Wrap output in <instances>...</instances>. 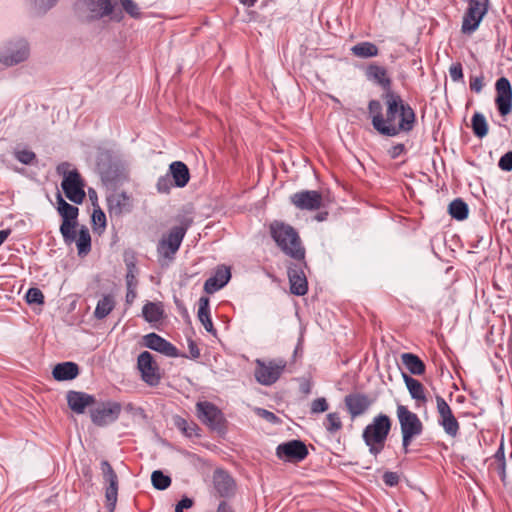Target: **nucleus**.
Returning <instances> with one entry per match:
<instances>
[{
    "mask_svg": "<svg viewBox=\"0 0 512 512\" xmlns=\"http://www.w3.org/2000/svg\"><path fill=\"white\" fill-rule=\"evenodd\" d=\"M382 100L385 113H382V104L379 100L372 99L368 102L372 126L380 135L395 137L414 129L416 113L399 93L382 94Z\"/></svg>",
    "mask_w": 512,
    "mask_h": 512,
    "instance_id": "nucleus-1",
    "label": "nucleus"
},
{
    "mask_svg": "<svg viewBox=\"0 0 512 512\" xmlns=\"http://www.w3.org/2000/svg\"><path fill=\"white\" fill-rule=\"evenodd\" d=\"M270 235L277 246L288 256L297 260L305 259V248L296 229L282 221L275 220L270 226Z\"/></svg>",
    "mask_w": 512,
    "mask_h": 512,
    "instance_id": "nucleus-2",
    "label": "nucleus"
},
{
    "mask_svg": "<svg viewBox=\"0 0 512 512\" xmlns=\"http://www.w3.org/2000/svg\"><path fill=\"white\" fill-rule=\"evenodd\" d=\"M392 421L386 414L375 416L362 433L364 443L369 449V453L377 457L385 448L388 435L391 431Z\"/></svg>",
    "mask_w": 512,
    "mask_h": 512,
    "instance_id": "nucleus-3",
    "label": "nucleus"
},
{
    "mask_svg": "<svg viewBox=\"0 0 512 512\" xmlns=\"http://www.w3.org/2000/svg\"><path fill=\"white\" fill-rule=\"evenodd\" d=\"M396 413L402 435V449L404 454H408L412 441L422 434L424 426L418 415L405 405L398 404Z\"/></svg>",
    "mask_w": 512,
    "mask_h": 512,
    "instance_id": "nucleus-4",
    "label": "nucleus"
},
{
    "mask_svg": "<svg viewBox=\"0 0 512 512\" xmlns=\"http://www.w3.org/2000/svg\"><path fill=\"white\" fill-rule=\"evenodd\" d=\"M191 224V218H184L179 226L172 227L167 234L162 236L157 244V253L160 261L162 259L172 261L175 258Z\"/></svg>",
    "mask_w": 512,
    "mask_h": 512,
    "instance_id": "nucleus-5",
    "label": "nucleus"
},
{
    "mask_svg": "<svg viewBox=\"0 0 512 512\" xmlns=\"http://www.w3.org/2000/svg\"><path fill=\"white\" fill-rule=\"evenodd\" d=\"M71 164L68 162L60 163L56 171L63 177L61 182L62 190L65 196L75 204H81L85 199V184L77 169L70 170Z\"/></svg>",
    "mask_w": 512,
    "mask_h": 512,
    "instance_id": "nucleus-6",
    "label": "nucleus"
},
{
    "mask_svg": "<svg viewBox=\"0 0 512 512\" xmlns=\"http://www.w3.org/2000/svg\"><path fill=\"white\" fill-rule=\"evenodd\" d=\"M57 211L62 217L60 232L66 244L75 242L76 227L78 226L77 217L79 214L78 207L67 203L60 193L56 196Z\"/></svg>",
    "mask_w": 512,
    "mask_h": 512,
    "instance_id": "nucleus-7",
    "label": "nucleus"
},
{
    "mask_svg": "<svg viewBox=\"0 0 512 512\" xmlns=\"http://www.w3.org/2000/svg\"><path fill=\"white\" fill-rule=\"evenodd\" d=\"M255 364V379L258 383L265 386H270L277 382L287 366L286 360L282 358L272 359L269 361L257 359Z\"/></svg>",
    "mask_w": 512,
    "mask_h": 512,
    "instance_id": "nucleus-8",
    "label": "nucleus"
},
{
    "mask_svg": "<svg viewBox=\"0 0 512 512\" xmlns=\"http://www.w3.org/2000/svg\"><path fill=\"white\" fill-rule=\"evenodd\" d=\"M196 412L199 420L211 430L222 433L226 430V419L223 412L209 401L196 403Z\"/></svg>",
    "mask_w": 512,
    "mask_h": 512,
    "instance_id": "nucleus-9",
    "label": "nucleus"
},
{
    "mask_svg": "<svg viewBox=\"0 0 512 512\" xmlns=\"http://www.w3.org/2000/svg\"><path fill=\"white\" fill-rule=\"evenodd\" d=\"M117 0H81L78 5L90 13L91 19L110 16L111 20L120 22L123 19L121 10H116Z\"/></svg>",
    "mask_w": 512,
    "mask_h": 512,
    "instance_id": "nucleus-10",
    "label": "nucleus"
},
{
    "mask_svg": "<svg viewBox=\"0 0 512 512\" xmlns=\"http://www.w3.org/2000/svg\"><path fill=\"white\" fill-rule=\"evenodd\" d=\"M122 406L116 401L97 402L90 409V418L93 424L104 427L114 423L120 416Z\"/></svg>",
    "mask_w": 512,
    "mask_h": 512,
    "instance_id": "nucleus-11",
    "label": "nucleus"
},
{
    "mask_svg": "<svg viewBox=\"0 0 512 512\" xmlns=\"http://www.w3.org/2000/svg\"><path fill=\"white\" fill-rule=\"evenodd\" d=\"M489 0H468V7L464 13L461 31L471 34L476 31L488 11Z\"/></svg>",
    "mask_w": 512,
    "mask_h": 512,
    "instance_id": "nucleus-12",
    "label": "nucleus"
},
{
    "mask_svg": "<svg viewBox=\"0 0 512 512\" xmlns=\"http://www.w3.org/2000/svg\"><path fill=\"white\" fill-rule=\"evenodd\" d=\"M29 45L24 39L9 42L0 51V62L6 66L17 65L25 61L29 56Z\"/></svg>",
    "mask_w": 512,
    "mask_h": 512,
    "instance_id": "nucleus-13",
    "label": "nucleus"
},
{
    "mask_svg": "<svg viewBox=\"0 0 512 512\" xmlns=\"http://www.w3.org/2000/svg\"><path fill=\"white\" fill-rule=\"evenodd\" d=\"M137 368L141 373V379L150 386H157L161 380V374L153 355L143 351L137 358Z\"/></svg>",
    "mask_w": 512,
    "mask_h": 512,
    "instance_id": "nucleus-14",
    "label": "nucleus"
},
{
    "mask_svg": "<svg viewBox=\"0 0 512 512\" xmlns=\"http://www.w3.org/2000/svg\"><path fill=\"white\" fill-rule=\"evenodd\" d=\"M276 455L286 462L298 463L308 456V449L303 441L294 439L279 444L276 448Z\"/></svg>",
    "mask_w": 512,
    "mask_h": 512,
    "instance_id": "nucleus-15",
    "label": "nucleus"
},
{
    "mask_svg": "<svg viewBox=\"0 0 512 512\" xmlns=\"http://www.w3.org/2000/svg\"><path fill=\"white\" fill-rule=\"evenodd\" d=\"M438 423L444 429L445 433L451 437H456L459 433L460 425L454 416L451 407L446 400L440 396H436Z\"/></svg>",
    "mask_w": 512,
    "mask_h": 512,
    "instance_id": "nucleus-16",
    "label": "nucleus"
},
{
    "mask_svg": "<svg viewBox=\"0 0 512 512\" xmlns=\"http://www.w3.org/2000/svg\"><path fill=\"white\" fill-rule=\"evenodd\" d=\"M100 469L105 483L108 484L105 489L107 507L109 512H113L118 497V476L107 460L101 461Z\"/></svg>",
    "mask_w": 512,
    "mask_h": 512,
    "instance_id": "nucleus-17",
    "label": "nucleus"
},
{
    "mask_svg": "<svg viewBox=\"0 0 512 512\" xmlns=\"http://www.w3.org/2000/svg\"><path fill=\"white\" fill-rule=\"evenodd\" d=\"M495 104L501 116H506L512 112V87L510 81L501 77L496 81Z\"/></svg>",
    "mask_w": 512,
    "mask_h": 512,
    "instance_id": "nucleus-18",
    "label": "nucleus"
},
{
    "mask_svg": "<svg viewBox=\"0 0 512 512\" xmlns=\"http://www.w3.org/2000/svg\"><path fill=\"white\" fill-rule=\"evenodd\" d=\"M299 262L300 263H293L288 266V278L291 293L297 296H303L308 291V282L303 270L306 263L304 260Z\"/></svg>",
    "mask_w": 512,
    "mask_h": 512,
    "instance_id": "nucleus-19",
    "label": "nucleus"
},
{
    "mask_svg": "<svg viewBox=\"0 0 512 512\" xmlns=\"http://www.w3.org/2000/svg\"><path fill=\"white\" fill-rule=\"evenodd\" d=\"M290 202L300 210H318L322 206V195L316 190H303L290 196Z\"/></svg>",
    "mask_w": 512,
    "mask_h": 512,
    "instance_id": "nucleus-20",
    "label": "nucleus"
},
{
    "mask_svg": "<svg viewBox=\"0 0 512 512\" xmlns=\"http://www.w3.org/2000/svg\"><path fill=\"white\" fill-rule=\"evenodd\" d=\"M366 79L383 89V94L394 92L392 88V79L388 74V70L377 63H370L364 71Z\"/></svg>",
    "mask_w": 512,
    "mask_h": 512,
    "instance_id": "nucleus-21",
    "label": "nucleus"
},
{
    "mask_svg": "<svg viewBox=\"0 0 512 512\" xmlns=\"http://www.w3.org/2000/svg\"><path fill=\"white\" fill-rule=\"evenodd\" d=\"M373 402L371 397L360 392L350 393L344 398L345 406L352 419L364 414Z\"/></svg>",
    "mask_w": 512,
    "mask_h": 512,
    "instance_id": "nucleus-22",
    "label": "nucleus"
},
{
    "mask_svg": "<svg viewBox=\"0 0 512 512\" xmlns=\"http://www.w3.org/2000/svg\"><path fill=\"white\" fill-rule=\"evenodd\" d=\"M66 399L69 408L77 414H83L87 407H93L96 404V398L93 395L81 391H68Z\"/></svg>",
    "mask_w": 512,
    "mask_h": 512,
    "instance_id": "nucleus-23",
    "label": "nucleus"
},
{
    "mask_svg": "<svg viewBox=\"0 0 512 512\" xmlns=\"http://www.w3.org/2000/svg\"><path fill=\"white\" fill-rule=\"evenodd\" d=\"M144 345L154 351L160 352L168 357H178V349L169 341L156 333H149L144 336Z\"/></svg>",
    "mask_w": 512,
    "mask_h": 512,
    "instance_id": "nucleus-24",
    "label": "nucleus"
},
{
    "mask_svg": "<svg viewBox=\"0 0 512 512\" xmlns=\"http://www.w3.org/2000/svg\"><path fill=\"white\" fill-rule=\"evenodd\" d=\"M230 268L225 265H219L214 274L204 283V291L207 294H213L222 289L230 280Z\"/></svg>",
    "mask_w": 512,
    "mask_h": 512,
    "instance_id": "nucleus-25",
    "label": "nucleus"
},
{
    "mask_svg": "<svg viewBox=\"0 0 512 512\" xmlns=\"http://www.w3.org/2000/svg\"><path fill=\"white\" fill-rule=\"evenodd\" d=\"M214 488L221 497H230L235 493V481L224 470L217 469L213 474Z\"/></svg>",
    "mask_w": 512,
    "mask_h": 512,
    "instance_id": "nucleus-26",
    "label": "nucleus"
},
{
    "mask_svg": "<svg viewBox=\"0 0 512 512\" xmlns=\"http://www.w3.org/2000/svg\"><path fill=\"white\" fill-rule=\"evenodd\" d=\"M98 169L102 180L107 184H117L124 178L123 168L116 162L105 163L100 159Z\"/></svg>",
    "mask_w": 512,
    "mask_h": 512,
    "instance_id": "nucleus-27",
    "label": "nucleus"
},
{
    "mask_svg": "<svg viewBox=\"0 0 512 512\" xmlns=\"http://www.w3.org/2000/svg\"><path fill=\"white\" fill-rule=\"evenodd\" d=\"M174 185L179 188L185 187L190 180V172L187 165L182 161H174L169 166V172Z\"/></svg>",
    "mask_w": 512,
    "mask_h": 512,
    "instance_id": "nucleus-28",
    "label": "nucleus"
},
{
    "mask_svg": "<svg viewBox=\"0 0 512 512\" xmlns=\"http://www.w3.org/2000/svg\"><path fill=\"white\" fill-rule=\"evenodd\" d=\"M52 375L57 381L73 380L79 375V366L74 362H63L55 365Z\"/></svg>",
    "mask_w": 512,
    "mask_h": 512,
    "instance_id": "nucleus-29",
    "label": "nucleus"
},
{
    "mask_svg": "<svg viewBox=\"0 0 512 512\" xmlns=\"http://www.w3.org/2000/svg\"><path fill=\"white\" fill-rule=\"evenodd\" d=\"M403 379L410 393L411 398L416 400L420 404H425L427 402V397L425 394V387L423 386V384L419 380L407 374H403Z\"/></svg>",
    "mask_w": 512,
    "mask_h": 512,
    "instance_id": "nucleus-30",
    "label": "nucleus"
},
{
    "mask_svg": "<svg viewBox=\"0 0 512 512\" xmlns=\"http://www.w3.org/2000/svg\"><path fill=\"white\" fill-rule=\"evenodd\" d=\"M198 319L204 326L205 330L213 335L216 334V329L210 316L209 298L202 296L198 301Z\"/></svg>",
    "mask_w": 512,
    "mask_h": 512,
    "instance_id": "nucleus-31",
    "label": "nucleus"
},
{
    "mask_svg": "<svg viewBox=\"0 0 512 512\" xmlns=\"http://www.w3.org/2000/svg\"><path fill=\"white\" fill-rule=\"evenodd\" d=\"M401 361L406 369L413 375L420 376L426 371L425 363L416 354L409 352L403 353L401 355Z\"/></svg>",
    "mask_w": 512,
    "mask_h": 512,
    "instance_id": "nucleus-32",
    "label": "nucleus"
},
{
    "mask_svg": "<svg viewBox=\"0 0 512 512\" xmlns=\"http://www.w3.org/2000/svg\"><path fill=\"white\" fill-rule=\"evenodd\" d=\"M351 52L358 58L366 59L378 56L379 48L372 42L363 41L352 46Z\"/></svg>",
    "mask_w": 512,
    "mask_h": 512,
    "instance_id": "nucleus-33",
    "label": "nucleus"
},
{
    "mask_svg": "<svg viewBox=\"0 0 512 512\" xmlns=\"http://www.w3.org/2000/svg\"><path fill=\"white\" fill-rule=\"evenodd\" d=\"M115 298L111 294L104 295L97 303L94 317L98 320H102L107 317L111 311L115 308Z\"/></svg>",
    "mask_w": 512,
    "mask_h": 512,
    "instance_id": "nucleus-34",
    "label": "nucleus"
},
{
    "mask_svg": "<svg viewBox=\"0 0 512 512\" xmlns=\"http://www.w3.org/2000/svg\"><path fill=\"white\" fill-rule=\"evenodd\" d=\"M448 212L452 218L462 221L468 217L469 209L461 198H456L449 204Z\"/></svg>",
    "mask_w": 512,
    "mask_h": 512,
    "instance_id": "nucleus-35",
    "label": "nucleus"
},
{
    "mask_svg": "<svg viewBox=\"0 0 512 512\" xmlns=\"http://www.w3.org/2000/svg\"><path fill=\"white\" fill-rule=\"evenodd\" d=\"M163 309L161 305L147 302L142 308V315L149 323L159 322L163 318Z\"/></svg>",
    "mask_w": 512,
    "mask_h": 512,
    "instance_id": "nucleus-36",
    "label": "nucleus"
},
{
    "mask_svg": "<svg viewBox=\"0 0 512 512\" xmlns=\"http://www.w3.org/2000/svg\"><path fill=\"white\" fill-rule=\"evenodd\" d=\"M471 127L474 135L483 138L488 133V124L483 114L475 112L471 119Z\"/></svg>",
    "mask_w": 512,
    "mask_h": 512,
    "instance_id": "nucleus-37",
    "label": "nucleus"
},
{
    "mask_svg": "<svg viewBox=\"0 0 512 512\" xmlns=\"http://www.w3.org/2000/svg\"><path fill=\"white\" fill-rule=\"evenodd\" d=\"M79 255H86L91 250V236L89 230L82 226L79 230L78 238H75Z\"/></svg>",
    "mask_w": 512,
    "mask_h": 512,
    "instance_id": "nucleus-38",
    "label": "nucleus"
},
{
    "mask_svg": "<svg viewBox=\"0 0 512 512\" xmlns=\"http://www.w3.org/2000/svg\"><path fill=\"white\" fill-rule=\"evenodd\" d=\"M127 200L128 198L124 193L114 194L108 197L107 202L110 213H114L115 215L121 214Z\"/></svg>",
    "mask_w": 512,
    "mask_h": 512,
    "instance_id": "nucleus-39",
    "label": "nucleus"
},
{
    "mask_svg": "<svg viewBox=\"0 0 512 512\" xmlns=\"http://www.w3.org/2000/svg\"><path fill=\"white\" fill-rule=\"evenodd\" d=\"M152 485L157 490H165L171 485V478L160 470H155L151 475Z\"/></svg>",
    "mask_w": 512,
    "mask_h": 512,
    "instance_id": "nucleus-40",
    "label": "nucleus"
},
{
    "mask_svg": "<svg viewBox=\"0 0 512 512\" xmlns=\"http://www.w3.org/2000/svg\"><path fill=\"white\" fill-rule=\"evenodd\" d=\"M324 426L326 430L331 434H335L339 430H341L342 421L339 414L337 412L327 414L326 419L324 421Z\"/></svg>",
    "mask_w": 512,
    "mask_h": 512,
    "instance_id": "nucleus-41",
    "label": "nucleus"
},
{
    "mask_svg": "<svg viewBox=\"0 0 512 512\" xmlns=\"http://www.w3.org/2000/svg\"><path fill=\"white\" fill-rule=\"evenodd\" d=\"M14 157L20 163L25 164V165H33L34 163L37 162L36 154L33 151L27 150V149L16 150L14 152Z\"/></svg>",
    "mask_w": 512,
    "mask_h": 512,
    "instance_id": "nucleus-42",
    "label": "nucleus"
},
{
    "mask_svg": "<svg viewBox=\"0 0 512 512\" xmlns=\"http://www.w3.org/2000/svg\"><path fill=\"white\" fill-rule=\"evenodd\" d=\"M176 425L187 437L199 435L198 434L199 427L197 424H195L193 422L189 423L185 419H179L176 422Z\"/></svg>",
    "mask_w": 512,
    "mask_h": 512,
    "instance_id": "nucleus-43",
    "label": "nucleus"
},
{
    "mask_svg": "<svg viewBox=\"0 0 512 512\" xmlns=\"http://www.w3.org/2000/svg\"><path fill=\"white\" fill-rule=\"evenodd\" d=\"M175 186L174 182L171 179L170 174H165L161 176L157 180L156 188L159 193L168 194L171 191V188Z\"/></svg>",
    "mask_w": 512,
    "mask_h": 512,
    "instance_id": "nucleus-44",
    "label": "nucleus"
},
{
    "mask_svg": "<svg viewBox=\"0 0 512 512\" xmlns=\"http://www.w3.org/2000/svg\"><path fill=\"white\" fill-rule=\"evenodd\" d=\"M123 10L132 18L139 19L141 17L140 9L133 0H119Z\"/></svg>",
    "mask_w": 512,
    "mask_h": 512,
    "instance_id": "nucleus-45",
    "label": "nucleus"
},
{
    "mask_svg": "<svg viewBox=\"0 0 512 512\" xmlns=\"http://www.w3.org/2000/svg\"><path fill=\"white\" fill-rule=\"evenodd\" d=\"M26 301L29 304H43L44 295L39 288H29L26 293Z\"/></svg>",
    "mask_w": 512,
    "mask_h": 512,
    "instance_id": "nucleus-46",
    "label": "nucleus"
},
{
    "mask_svg": "<svg viewBox=\"0 0 512 512\" xmlns=\"http://www.w3.org/2000/svg\"><path fill=\"white\" fill-rule=\"evenodd\" d=\"M329 408V404L324 397L317 398L312 401L311 403V413L312 414H319L327 411Z\"/></svg>",
    "mask_w": 512,
    "mask_h": 512,
    "instance_id": "nucleus-47",
    "label": "nucleus"
},
{
    "mask_svg": "<svg viewBox=\"0 0 512 512\" xmlns=\"http://www.w3.org/2000/svg\"><path fill=\"white\" fill-rule=\"evenodd\" d=\"M135 269H136V266L134 263L130 262V263H127V274H126V285H127V289H135L136 286H137V279H136V276H135Z\"/></svg>",
    "mask_w": 512,
    "mask_h": 512,
    "instance_id": "nucleus-48",
    "label": "nucleus"
},
{
    "mask_svg": "<svg viewBox=\"0 0 512 512\" xmlns=\"http://www.w3.org/2000/svg\"><path fill=\"white\" fill-rule=\"evenodd\" d=\"M449 74L454 82L463 81V68L460 62L454 63L449 68Z\"/></svg>",
    "mask_w": 512,
    "mask_h": 512,
    "instance_id": "nucleus-49",
    "label": "nucleus"
},
{
    "mask_svg": "<svg viewBox=\"0 0 512 512\" xmlns=\"http://www.w3.org/2000/svg\"><path fill=\"white\" fill-rule=\"evenodd\" d=\"M382 479L386 486L395 487L399 484L400 476L397 472L386 471L384 472Z\"/></svg>",
    "mask_w": 512,
    "mask_h": 512,
    "instance_id": "nucleus-50",
    "label": "nucleus"
},
{
    "mask_svg": "<svg viewBox=\"0 0 512 512\" xmlns=\"http://www.w3.org/2000/svg\"><path fill=\"white\" fill-rule=\"evenodd\" d=\"M255 412L259 417L268 421L269 423L276 424L280 422L279 417H277L273 412L269 410H266L264 408H257Z\"/></svg>",
    "mask_w": 512,
    "mask_h": 512,
    "instance_id": "nucleus-51",
    "label": "nucleus"
},
{
    "mask_svg": "<svg viewBox=\"0 0 512 512\" xmlns=\"http://www.w3.org/2000/svg\"><path fill=\"white\" fill-rule=\"evenodd\" d=\"M57 0H34V6L39 14L46 13L56 4Z\"/></svg>",
    "mask_w": 512,
    "mask_h": 512,
    "instance_id": "nucleus-52",
    "label": "nucleus"
},
{
    "mask_svg": "<svg viewBox=\"0 0 512 512\" xmlns=\"http://www.w3.org/2000/svg\"><path fill=\"white\" fill-rule=\"evenodd\" d=\"M498 166L503 171H511L512 170V151L505 153L499 159Z\"/></svg>",
    "mask_w": 512,
    "mask_h": 512,
    "instance_id": "nucleus-53",
    "label": "nucleus"
},
{
    "mask_svg": "<svg viewBox=\"0 0 512 512\" xmlns=\"http://www.w3.org/2000/svg\"><path fill=\"white\" fill-rule=\"evenodd\" d=\"M92 222L94 225H97L101 228H105L106 215L100 208L94 209L92 214Z\"/></svg>",
    "mask_w": 512,
    "mask_h": 512,
    "instance_id": "nucleus-54",
    "label": "nucleus"
},
{
    "mask_svg": "<svg viewBox=\"0 0 512 512\" xmlns=\"http://www.w3.org/2000/svg\"><path fill=\"white\" fill-rule=\"evenodd\" d=\"M405 152H406V147L402 143H398V144L392 146L388 150V154H389L391 159H396V158H398L400 155H402Z\"/></svg>",
    "mask_w": 512,
    "mask_h": 512,
    "instance_id": "nucleus-55",
    "label": "nucleus"
},
{
    "mask_svg": "<svg viewBox=\"0 0 512 512\" xmlns=\"http://www.w3.org/2000/svg\"><path fill=\"white\" fill-rule=\"evenodd\" d=\"M194 502L191 498L183 497L175 507V512H183L184 509H189L193 506Z\"/></svg>",
    "mask_w": 512,
    "mask_h": 512,
    "instance_id": "nucleus-56",
    "label": "nucleus"
},
{
    "mask_svg": "<svg viewBox=\"0 0 512 512\" xmlns=\"http://www.w3.org/2000/svg\"><path fill=\"white\" fill-rule=\"evenodd\" d=\"M483 78L482 77H471L470 79V89L476 93L481 92L483 88Z\"/></svg>",
    "mask_w": 512,
    "mask_h": 512,
    "instance_id": "nucleus-57",
    "label": "nucleus"
},
{
    "mask_svg": "<svg viewBox=\"0 0 512 512\" xmlns=\"http://www.w3.org/2000/svg\"><path fill=\"white\" fill-rule=\"evenodd\" d=\"M188 349L190 353V357L192 359H198L200 357V349L198 348L195 341L189 339L188 340Z\"/></svg>",
    "mask_w": 512,
    "mask_h": 512,
    "instance_id": "nucleus-58",
    "label": "nucleus"
},
{
    "mask_svg": "<svg viewBox=\"0 0 512 512\" xmlns=\"http://www.w3.org/2000/svg\"><path fill=\"white\" fill-rule=\"evenodd\" d=\"M501 462H506L503 440L501 441L500 446L498 447L497 451L494 454V463H501Z\"/></svg>",
    "mask_w": 512,
    "mask_h": 512,
    "instance_id": "nucleus-59",
    "label": "nucleus"
},
{
    "mask_svg": "<svg viewBox=\"0 0 512 512\" xmlns=\"http://www.w3.org/2000/svg\"><path fill=\"white\" fill-rule=\"evenodd\" d=\"M495 470L500 476L501 480L504 481L506 478V462L494 463Z\"/></svg>",
    "mask_w": 512,
    "mask_h": 512,
    "instance_id": "nucleus-60",
    "label": "nucleus"
},
{
    "mask_svg": "<svg viewBox=\"0 0 512 512\" xmlns=\"http://www.w3.org/2000/svg\"><path fill=\"white\" fill-rule=\"evenodd\" d=\"M311 390H312V383H311V381H309V380L302 381V383L300 384V391L303 394L308 395V394L311 393Z\"/></svg>",
    "mask_w": 512,
    "mask_h": 512,
    "instance_id": "nucleus-61",
    "label": "nucleus"
},
{
    "mask_svg": "<svg viewBox=\"0 0 512 512\" xmlns=\"http://www.w3.org/2000/svg\"><path fill=\"white\" fill-rule=\"evenodd\" d=\"M216 512H234L226 501H221Z\"/></svg>",
    "mask_w": 512,
    "mask_h": 512,
    "instance_id": "nucleus-62",
    "label": "nucleus"
},
{
    "mask_svg": "<svg viewBox=\"0 0 512 512\" xmlns=\"http://www.w3.org/2000/svg\"><path fill=\"white\" fill-rule=\"evenodd\" d=\"M135 298H136L135 289H133V288L127 289L126 302L130 304L134 301Z\"/></svg>",
    "mask_w": 512,
    "mask_h": 512,
    "instance_id": "nucleus-63",
    "label": "nucleus"
},
{
    "mask_svg": "<svg viewBox=\"0 0 512 512\" xmlns=\"http://www.w3.org/2000/svg\"><path fill=\"white\" fill-rule=\"evenodd\" d=\"M11 233V230L10 229H6V230H0V246L3 244V242L8 238V236L10 235Z\"/></svg>",
    "mask_w": 512,
    "mask_h": 512,
    "instance_id": "nucleus-64",
    "label": "nucleus"
}]
</instances>
